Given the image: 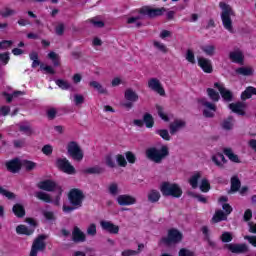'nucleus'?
<instances>
[{"label": "nucleus", "mask_w": 256, "mask_h": 256, "mask_svg": "<svg viewBox=\"0 0 256 256\" xmlns=\"http://www.w3.org/2000/svg\"><path fill=\"white\" fill-rule=\"evenodd\" d=\"M68 201L71 206L64 205V213H71L75 211V209H81V207H83V201H85V194L81 189H71L68 193Z\"/></svg>", "instance_id": "f257e3e1"}, {"label": "nucleus", "mask_w": 256, "mask_h": 256, "mask_svg": "<svg viewBox=\"0 0 256 256\" xmlns=\"http://www.w3.org/2000/svg\"><path fill=\"white\" fill-rule=\"evenodd\" d=\"M219 7L222 10L221 19L224 29L229 31V33H235L233 30V20H231V17H235V11H233V8L225 2H220Z\"/></svg>", "instance_id": "f03ea898"}, {"label": "nucleus", "mask_w": 256, "mask_h": 256, "mask_svg": "<svg viewBox=\"0 0 256 256\" xmlns=\"http://www.w3.org/2000/svg\"><path fill=\"white\" fill-rule=\"evenodd\" d=\"M146 157L153 163H163V159L169 157V147L162 146L161 149L151 147L146 150Z\"/></svg>", "instance_id": "7ed1b4c3"}, {"label": "nucleus", "mask_w": 256, "mask_h": 256, "mask_svg": "<svg viewBox=\"0 0 256 256\" xmlns=\"http://www.w3.org/2000/svg\"><path fill=\"white\" fill-rule=\"evenodd\" d=\"M160 191L164 197L179 198L183 195V190L175 183L163 182L160 185Z\"/></svg>", "instance_id": "20e7f679"}, {"label": "nucleus", "mask_w": 256, "mask_h": 256, "mask_svg": "<svg viewBox=\"0 0 256 256\" xmlns=\"http://www.w3.org/2000/svg\"><path fill=\"white\" fill-rule=\"evenodd\" d=\"M183 240V234L179 232L177 229H170L168 231V236L162 238V243H165V245H175L177 243H181Z\"/></svg>", "instance_id": "39448f33"}, {"label": "nucleus", "mask_w": 256, "mask_h": 256, "mask_svg": "<svg viewBox=\"0 0 256 256\" xmlns=\"http://www.w3.org/2000/svg\"><path fill=\"white\" fill-rule=\"evenodd\" d=\"M56 167L67 175H75L77 173V170H75V167L71 165L67 158H58L56 160Z\"/></svg>", "instance_id": "423d86ee"}, {"label": "nucleus", "mask_w": 256, "mask_h": 256, "mask_svg": "<svg viewBox=\"0 0 256 256\" xmlns=\"http://www.w3.org/2000/svg\"><path fill=\"white\" fill-rule=\"evenodd\" d=\"M67 151L68 155H70L74 161H83V150H81L77 142H70L67 146Z\"/></svg>", "instance_id": "0eeeda50"}, {"label": "nucleus", "mask_w": 256, "mask_h": 256, "mask_svg": "<svg viewBox=\"0 0 256 256\" xmlns=\"http://www.w3.org/2000/svg\"><path fill=\"white\" fill-rule=\"evenodd\" d=\"M222 209L225 212H223V210H218L215 212V215L212 218L213 223L227 221V215H231V213L233 212V208L231 207V205H229L227 203L222 204Z\"/></svg>", "instance_id": "6e6552de"}, {"label": "nucleus", "mask_w": 256, "mask_h": 256, "mask_svg": "<svg viewBox=\"0 0 256 256\" xmlns=\"http://www.w3.org/2000/svg\"><path fill=\"white\" fill-rule=\"evenodd\" d=\"M164 12L165 8H151L149 6H144L139 9L140 15H144L150 19H154V17H161Z\"/></svg>", "instance_id": "1a4fd4ad"}, {"label": "nucleus", "mask_w": 256, "mask_h": 256, "mask_svg": "<svg viewBox=\"0 0 256 256\" xmlns=\"http://www.w3.org/2000/svg\"><path fill=\"white\" fill-rule=\"evenodd\" d=\"M38 188L42 189V191H57L59 195L63 193V190L61 189V186L57 185V183L53 180H45L38 184Z\"/></svg>", "instance_id": "9d476101"}, {"label": "nucleus", "mask_w": 256, "mask_h": 256, "mask_svg": "<svg viewBox=\"0 0 256 256\" xmlns=\"http://www.w3.org/2000/svg\"><path fill=\"white\" fill-rule=\"evenodd\" d=\"M45 239H47L45 235H40L34 240L30 256H37L38 251H45Z\"/></svg>", "instance_id": "9b49d317"}, {"label": "nucleus", "mask_w": 256, "mask_h": 256, "mask_svg": "<svg viewBox=\"0 0 256 256\" xmlns=\"http://www.w3.org/2000/svg\"><path fill=\"white\" fill-rule=\"evenodd\" d=\"M199 103H201V105H203L204 107V111H203V115L204 117H215V112L217 111V106L209 101H207V99L202 98Z\"/></svg>", "instance_id": "f8f14e48"}, {"label": "nucleus", "mask_w": 256, "mask_h": 256, "mask_svg": "<svg viewBox=\"0 0 256 256\" xmlns=\"http://www.w3.org/2000/svg\"><path fill=\"white\" fill-rule=\"evenodd\" d=\"M226 249L230 251L231 253H236L237 255L249 253V246L247 244H235V243H230L227 244Z\"/></svg>", "instance_id": "ddd939ff"}, {"label": "nucleus", "mask_w": 256, "mask_h": 256, "mask_svg": "<svg viewBox=\"0 0 256 256\" xmlns=\"http://www.w3.org/2000/svg\"><path fill=\"white\" fill-rule=\"evenodd\" d=\"M116 201L120 207H129V205H135L137 198L129 194H122L116 198Z\"/></svg>", "instance_id": "4468645a"}, {"label": "nucleus", "mask_w": 256, "mask_h": 256, "mask_svg": "<svg viewBox=\"0 0 256 256\" xmlns=\"http://www.w3.org/2000/svg\"><path fill=\"white\" fill-rule=\"evenodd\" d=\"M148 87L151 89V91H155V93H158V95L165 97V89L161 85V81H159V79L151 78L148 80Z\"/></svg>", "instance_id": "2eb2a0df"}, {"label": "nucleus", "mask_w": 256, "mask_h": 256, "mask_svg": "<svg viewBox=\"0 0 256 256\" xmlns=\"http://www.w3.org/2000/svg\"><path fill=\"white\" fill-rule=\"evenodd\" d=\"M214 87H216V89H218V91H219L222 99H224V101H227V103H230V101H233V92H231L230 90L225 88V86H223L221 83H219V82L214 83Z\"/></svg>", "instance_id": "dca6fc26"}, {"label": "nucleus", "mask_w": 256, "mask_h": 256, "mask_svg": "<svg viewBox=\"0 0 256 256\" xmlns=\"http://www.w3.org/2000/svg\"><path fill=\"white\" fill-rule=\"evenodd\" d=\"M72 241L74 243H85L87 236H85V233L79 227L75 226L72 231Z\"/></svg>", "instance_id": "f3484780"}, {"label": "nucleus", "mask_w": 256, "mask_h": 256, "mask_svg": "<svg viewBox=\"0 0 256 256\" xmlns=\"http://www.w3.org/2000/svg\"><path fill=\"white\" fill-rule=\"evenodd\" d=\"M100 225H101L103 231H107L108 233H111L112 235H117L119 233V226L113 224L112 222L102 220L100 222Z\"/></svg>", "instance_id": "a211bd4d"}, {"label": "nucleus", "mask_w": 256, "mask_h": 256, "mask_svg": "<svg viewBox=\"0 0 256 256\" xmlns=\"http://www.w3.org/2000/svg\"><path fill=\"white\" fill-rule=\"evenodd\" d=\"M6 168L10 173H19L21 171V161H19V158L12 159L6 162Z\"/></svg>", "instance_id": "6ab92c4d"}, {"label": "nucleus", "mask_w": 256, "mask_h": 256, "mask_svg": "<svg viewBox=\"0 0 256 256\" xmlns=\"http://www.w3.org/2000/svg\"><path fill=\"white\" fill-rule=\"evenodd\" d=\"M198 65L204 71V73H213V65H211V60L207 58H198Z\"/></svg>", "instance_id": "aec40b11"}, {"label": "nucleus", "mask_w": 256, "mask_h": 256, "mask_svg": "<svg viewBox=\"0 0 256 256\" xmlns=\"http://www.w3.org/2000/svg\"><path fill=\"white\" fill-rule=\"evenodd\" d=\"M229 109L238 115H245V103L243 102L231 103L229 104Z\"/></svg>", "instance_id": "412c9836"}, {"label": "nucleus", "mask_w": 256, "mask_h": 256, "mask_svg": "<svg viewBox=\"0 0 256 256\" xmlns=\"http://www.w3.org/2000/svg\"><path fill=\"white\" fill-rule=\"evenodd\" d=\"M185 125H186V123L183 120H174L170 124L171 135H175V133H177V131H181V129H184Z\"/></svg>", "instance_id": "4be33fe9"}, {"label": "nucleus", "mask_w": 256, "mask_h": 256, "mask_svg": "<svg viewBox=\"0 0 256 256\" xmlns=\"http://www.w3.org/2000/svg\"><path fill=\"white\" fill-rule=\"evenodd\" d=\"M124 99H126V101H130L132 103H137V101H139V95L133 89L128 88L124 92Z\"/></svg>", "instance_id": "5701e85b"}, {"label": "nucleus", "mask_w": 256, "mask_h": 256, "mask_svg": "<svg viewBox=\"0 0 256 256\" xmlns=\"http://www.w3.org/2000/svg\"><path fill=\"white\" fill-rule=\"evenodd\" d=\"M16 233L18 235H33V233H35V228H31L25 225H18L16 227Z\"/></svg>", "instance_id": "b1692460"}, {"label": "nucleus", "mask_w": 256, "mask_h": 256, "mask_svg": "<svg viewBox=\"0 0 256 256\" xmlns=\"http://www.w3.org/2000/svg\"><path fill=\"white\" fill-rule=\"evenodd\" d=\"M224 155L228 157L232 161V163H241V160H239V156L235 153H233V149L231 148H224L223 149Z\"/></svg>", "instance_id": "393cba45"}, {"label": "nucleus", "mask_w": 256, "mask_h": 256, "mask_svg": "<svg viewBox=\"0 0 256 256\" xmlns=\"http://www.w3.org/2000/svg\"><path fill=\"white\" fill-rule=\"evenodd\" d=\"M147 197L150 203H157V201L161 199V193L159 192V190L153 189L148 192Z\"/></svg>", "instance_id": "a878e982"}, {"label": "nucleus", "mask_w": 256, "mask_h": 256, "mask_svg": "<svg viewBox=\"0 0 256 256\" xmlns=\"http://www.w3.org/2000/svg\"><path fill=\"white\" fill-rule=\"evenodd\" d=\"M212 161L217 165V167H223V164L227 163V159L222 153H217L216 155L212 156Z\"/></svg>", "instance_id": "bb28decb"}, {"label": "nucleus", "mask_w": 256, "mask_h": 256, "mask_svg": "<svg viewBox=\"0 0 256 256\" xmlns=\"http://www.w3.org/2000/svg\"><path fill=\"white\" fill-rule=\"evenodd\" d=\"M201 51L205 53L208 57H213L215 55L216 47L213 44H206L200 47Z\"/></svg>", "instance_id": "cd10ccee"}, {"label": "nucleus", "mask_w": 256, "mask_h": 256, "mask_svg": "<svg viewBox=\"0 0 256 256\" xmlns=\"http://www.w3.org/2000/svg\"><path fill=\"white\" fill-rule=\"evenodd\" d=\"M84 173L87 175H101V173H105V169L100 166H94V167H89L84 170Z\"/></svg>", "instance_id": "c85d7f7f"}, {"label": "nucleus", "mask_w": 256, "mask_h": 256, "mask_svg": "<svg viewBox=\"0 0 256 256\" xmlns=\"http://www.w3.org/2000/svg\"><path fill=\"white\" fill-rule=\"evenodd\" d=\"M234 123H235V119H233V116H229L228 118L223 120L221 127L225 131H231V129H233Z\"/></svg>", "instance_id": "c756f323"}, {"label": "nucleus", "mask_w": 256, "mask_h": 256, "mask_svg": "<svg viewBox=\"0 0 256 256\" xmlns=\"http://www.w3.org/2000/svg\"><path fill=\"white\" fill-rule=\"evenodd\" d=\"M253 95H256V88L253 86H249L245 89L244 92H242L241 99H243V101H245V99H251V97H253Z\"/></svg>", "instance_id": "7c9ffc66"}, {"label": "nucleus", "mask_w": 256, "mask_h": 256, "mask_svg": "<svg viewBox=\"0 0 256 256\" xmlns=\"http://www.w3.org/2000/svg\"><path fill=\"white\" fill-rule=\"evenodd\" d=\"M19 131L22 133H25V135H33V128H31V125L29 122H22L21 124L18 125Z\"/></svg>", "instance_id": "2f4dec72"}, {"label": "nucleus", "mask_w": 256, "mask_h": 256, "mask_svg": "<svg viewBox=\"0 0 256 256\" xmlns=\"http://www.w3.org/2000/svg\"><path fill=\"white\" fill-rule=\"evenodd\" d=\"M12 211L16 217L22 219L25 216V208L21 204H15L12 208Z\"/></svg>", "instance_id": "473e14b6"}, {"label": "nucleus", "mask_w": 256, "mask_h": 256, "mask_svg": "<svg viewBox=\"0 0 256 256\" xmlns=\"http://www.w3.org/2000/svg\"><path fill=\"white\" fill-rule=\"evenodd\" d=\"M236 73L238 75H243L244 77H251V75L255 73V70L251 67H240L236 70Z\"/></svg>", "instance_id": "72a5a7b5"}, {"label": "nucleus", "mask_w": 256, "mask_h": 256, "mask_svg": "<svg viewBox=\"0 0 256 256\" xmlns=\"http://www.w3.org/2000/svg\"><path fill=\"white\" fill-rule=\"evenodd\" d=\"M201 179V172H196L190 177L189 184L191 185L192 189H197L199 180Z\"/></svg>", "instance_id": "f704fd0d"}, {"label": "nucleus", "mask_w": 256, "mask_h": 256, "mask_svg": "<svg viewBox=\"0 0 256 256\" xmlns=\"http://www.w3.org/2000/svg\"><path fill=\"white\" fill-rule=\"evenodd\" d=\"M90 87L98 91L101 95H107V89L103 88V85L97 81H91L89 83Z\"/></svg>", "instance_id": "c9c22d12"}, {"label": "nucleus", "mask_w": 256, "mask_h": 256, "mask_svg": "<svg viewBox=\"0 0 256 256\" xmlns=\"http://www.w3.org/2000/svg\"><path fill=\"white\" fill-rule=\"evenodd\" d=\"M229 58L234 63H243V53L239 51L230 52Z\"/></svg>", "instance_id": "e433bc0d"}, {"label": "nucleus", "mask_w": 256, "mask_h": 256, "mask_svg": "<svg viewBox=\"0 0 256 256\" xmlns=\"http://www.w3.org/2000/svg\"><path fill=\"white\" fill-rule=\"evenodd\" d=\"M143 122L146 125L147 129H152L153 125H155V120L153 119V115L149 113L144 114Z\"/></svg>", "instance_id": "4c0bfd02"}, {"label": "nucleus", "mask_w": 256, "mask_h": 256, "mask_svg": "<svg viewBox=\"0 0 256 256\" xmlns=\"http://www.w3.org/2000/svg\"><path fill=\"white\" fill-rule=\"evenodd\" d=\"M239 189H241V180H239V177L234 176L231 178V191L237 193Z\"/></svg>", "instance_id": "58836bf2"}, {"label": "nucleus", "mask_w": 256, "mask_h": 256, "mask_svg": "<svg viewBox=\"0 0 256 256\" xmlns=\"http://www.w3.org/2000/svg\"><path fill=\"white\" fill-rule=\"evenodd\" d=\"M35 197H37V199L40 201H44V203H53L51 196L45 192H36Z\"/></svg>", "instance_id": "ea45409f"}, {"label": "nucleus", "mask_w": 256, "mask_h": 256, "mask_svg": "<svg viewBox=\"0 0 256 256\" xmlns=\"http://www.w3.org/2000/svg\"><path fill=\"white\" fill-rule=\"evenodd\" d=\"M13 15H17V11L5 7L3 10H0V16H2L3 19H7V17H13Z\"/></svg>", "instance_id": "a19ab883"}, {"label": "nucleus", "mask_w": 256, "mask_h": 256, "mask_svg": "<svg viewBox=\"0 0 256 256\" xmlns=\"http://www.w3.org/2000/svg\"><path fill=\"white\" fill-rule=\"evenodd\" d=\"M207 93H208V97L214 103H217V101H219V99H221V96L219 95V92L215 91L213 88H208Z\"/></svg>", "instance_id": "79ce46f5"}, {"label": "nucleus", "mask_w": 256, "mask_h": 256, "mask_svg": "<svg viewBox=\"0 0 256 256\" xmlns=\"http://www.w3.org/2000/svg\"><path fill=\"white\" fill-rule=\"evenodd\" d=\"M30 60L32 61V69L39 67L41 62L39 61V54L37 52H32L29 54Z\"/></svg>", "instance_id": "37998d69"}, {"label": "nucleus", "mask_w": 256, "mask_h": 256, "mask_svg": "<svg viewBox=\"0 0 256 256\" xmlns=\"http://www.w3.org/2000/svg\"><path fill=\"white\" fill-rule=\"evenodd\" d=\"M48 59H51L54 67H59L61 61V57H59V54L55 52H50L48 53Z\"/></svg>", "instance_id": "c03bdc74"}, {"label": "nucleus", "mask_w": 256, "mask_h": 256, "mask_svg": "<svg viewBox=\"0 0 256 256\" xmlns=\"http://www.w3.org/2000/svg\"><path fill=\"white\" fill-rule=\"evenodd\" d=\"M3 97L6 98L7 103H11L13 101V97H17L18 95H25V92L23 91H16L13 94H9L7 92L2 93Z\"/></svg>", "instance_id": "a18cd8bd"}, {"label": "nucleus", "mask_w": 256, "mask_h": 256, "mask_svg": "<svg viewBox=\"0 0 256 256\" xmlns=\"http://www.w3.org/2000/svg\"><path fill=\"white\" fill-rule=\"evenodd\" d=\"M156 111L162 121L169 122V116L165 114V109L162 106L156 105Z\"/></svg>", "instance_id": "49530a36"}, {"label": "nucleus", "mask_w": 256, "mask_h": 256, "mask_svg": "<svg viewBox=\"0 0 256 256\" xmlns=\"http://www.w3.org/2000/svg\"><path fill=\"white\" fill-rule=\"evenodd\" d=\"M115 159L113 156L106 155L105 157V163L107 165V167H110L111 169H115V167H117V163H115Z\"/></svg>", "instance_id": "de8ad7c7"}, {"label": "nucleus", "mask_w": 256, "mask_h": 256, "mask_svg": "<svg viewBox=\"0 0 256 256\" xmlns=\"http://www.w3.org/2000/svg\"><path fill=\"white\" fill-rule=\"evenodd\" d=\"M210 189L211 185L209 184V180H207V178H203L200 184V191L207 193Z\"/></svg>", "instance_id": "09e8293b"}, {"label": "nucleus", "mask_w": 256, "mask_h": 256, "mask_svg": "<svg viewBox=\"0 0 256 256\" xmlns=\"http://www.w3.org/2000/svg\"><path fill=\"white\" fill-rule=\"evenodd\" d=\"M220 239L222 243H231L233 241V234L231 232H223Z\"/></svg>", "instance_id": "8fccbe9b"}, {"label": "nucleus", "mask_w": 256, "mask_h": 256, "mask_svg": "<svg viewBox=\"0 0 256 256\" xmlns=\"http://www.w3.org/2000/svg\"><path fill=\"white\" fill-rule=\"evenodd\" d=\"M157 135H160L164 141H170L171 136L169 135V131L166 129L156 130Z\"/></svg>", "instance_id": "3c124183"}, {"label": "nucleus", "mask_w": 256, "mask_h": 256, "mask_svg": "<svg viewBox=\"0 0 256 256\" xmlns=\"http://www.w3.org/2000/svg\"><path fill=\"white\" fill-rule=\"evenodd\" d=\"M153 45L156 49H158V51H160L161 53H167L169 50L167 49V46H165V44L159 42V41H154Z\"/></svg>", "instance_id": "603ef678"}, {"label": "nucleus", "mask_w": 256, "mask_h": 256, "mask_svg": "<svg viewBox=\"0 0 256 256\" xmlns=\"http://www.w3.org/2000/svg\"><path fill=\"white\" fill-rule=\"evenodd\" d=\"M42 214L47 221H55V219H57L53 211L43 210Z\"/></svg>", "instance_id": "864d4df0"}, {"label": "nucleus", "mask_w": 256, "mask_h": 256, "mask_svg": "<svg viewBox=\"0 0 256 256\" xmlns=\"http://www.w3.org/2000/svg\"><path fill=\"white\" fill-rule=\"evenodd\" d=\"M108 191L110 193V195H119V185H117V183H112L109 185L108 187Z\"/></svg>", "instance_id": "5fc2aeb1"}, {"label": "nucleus", "mask_w": 256, "mask_h": 256, "mask_svg": "<svg viewBox=\"0 0 256 256\" xmlns=\"http://www.w3.org/2000/svg\"><path fill=\"white\" fill-rule=\"evenodd\" d=\"M73 102L74 105H83L85 103V97L81 94H74Z\"/></svg>", "instance_id": "6e6d98bb"}, {"label": "nucleus", "mask_w": 256, "mask_h": 256, "mask_svg": "<svg viewBox=\"0 0 256 256\" xmlns=\"http://www.w3.org/2000/svg\"><path fill=\"white\" fill-rule=\"evenodd\" d=\"M56 85L60 87V89H64L67 90L69 89V87H71V85L69 84V82L65 81V80H61L58 79L55 81Z\"/></svg>", "instance_id": "4d7b16f0"}, {"label": "nucleus", "mask_w": 256, "mask_h": 256, "mask_svg": "<svg viewBox=\"0 0 256 256\" xmlns=\"http://www.w3.org/2000/svg\"><path fill=\"white\" fill-rule=\"evenodd\" d=\"M9 55V52L0 53V62L2 65H7V63H9V60L11 59Z\"/></svg>", "instance_id": "13d9d810"}, {"label": "nucleus", "mask_w": 256, "mask_h": 256, "mask_svg": "<svg viewBox=\"0 0 256 256\" xmlns=\"http://www.w3.org/2000/svg\"><path fill=\"white\" fill-rule=\"evenodd\" d=\"M116 161L120 167H127V160L125 159V156L121 154L116 155Z\"/></svg>", "instance_id": "bf43d9fd"}, {"label": "nucleus", "mask_w": 256, "mask_h": 256, "mask_svg": "<svg viewBox=\"0 0 256 256\" xmlns=\"http://www.w3.org/2000/svg\"><path fill=\"white\" fill-rule=\"evenodd\" d=\"M87 235H91V237H95L97 235V225L90 224L87 228Z\"/></svg>", "instance_id": "052dcab7"}, {"label": "nucleus", "mask_w": 256, "mask_h": 256, "mask_svg": "<svg viewBox=\"0 0 256 256\" xmlns=\"http://www.w3.org/2000/svg\"><path fill=\"white\" fill-rule=\"evenodd\" d=\"M178 256H195V252H193L187 248H182L179 250Z\"/></svg>", "instance_id": "680f3d73"}, {"label": "nucleus", "mask_w": 256, "mask_h": 256, "mask_svg": "<svg viewBox=\"0 0 256 256\" xmlns=\"http://www.w3.org/2000/svg\"><path fill=\"white\" fill-rule=\"evenodd\" d=\"M46 115L48 119H50V121H53V119L57 117V109L50 108L49 110H47Z\"/></svg>", "instance_id": "e2e57ef3"}, {"label": "nucleus", "mask_w": 256, "mask_h": 256, "mask_svg": "<svg viewBox=\"0 0 256 256\" xmlns=\"http://www.w3.org/2000/svg\"><path fill=\"white\" fill-rule=\"evenodd\" d=\"M11 45H13V41L11 40H3L0 42V51L5 50V49H9V47H11Z\"/></svg>", "instance_id": "0e129e2a"}, {"label": "nucleus", "mask_w": 256, "mask_h": 256, "mask_svg": "<svg viewBox=\"0 0 256 256\" xmlns=\"http://www.w3.org/2000/svg\"><path fill=\"white\" fill-rule=\"evenodd\" d=\"M186 60L192 65H195V54L191 50H187L186 52Z\"/></svg>", "instance_id": "69168bd1"}, {"label": "nucleus", "mask_w": 256, "mask_h": 256, "mask_svg": "<svg viewBox=\"0 0 256 256\" xmlns=\"http://www.w3.org/2000/svg\"><path fill=\"white\" fill-rule=\"evenodd\" d=\"M42 153H43L44 155H47V156L52 155V154H53V146H51V145H49V144L44 145V146L42 147Z\"/></svg>", "instance_id": "338daca9"}, {"label": "nucleus", "mask_w": 256, "mask_h": 256, "mask_svg": "<svg viewBox=\"0 0 256 256\" xmlns=\"http://www.w3.org/2000/svg\"><path fill=\"white\" fill-rule=\"evenodd\" d=\"M244 239L253 247H256V236H244Z\"/></svg>", "instance_id": "774afa93"}]
</instances>
